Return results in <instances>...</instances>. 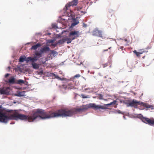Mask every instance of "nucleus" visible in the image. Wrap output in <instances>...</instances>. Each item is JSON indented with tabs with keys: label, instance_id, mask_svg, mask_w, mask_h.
I'll list each match as a JSON object with an SVG mask.
<instances>
[{
	"label": "nucleus",
	"instance_id": "obj_42",
	"mask_svg": "<svg viewBox=\"0 0 154 154\" xmlns=\"http://www.w3.org/2000/svg\"><path fill=\"white\" fill-rule=\"evenodd\" d=\"M118 113H122V112L120 110H119L118 111Z\"/></svg>",
	"mask_w": 154,
	"mask_h": 154
},
{
	"label": "nucleus",
	"instance_id": "obj_4",
	"mask_svg": "<svg viewBox=\"0 0 154 154\" xmlns=\"http://www.w3.org/2000/svg\"><path fill=\"white\" fill-rule=\"evenodd\" d=\"M141 120L144 123L150 125L154 126V119L153 118L150 119L141 116L140 118Z\"/></svg>",
	"mask_w": 154,
	"mask_h": 154
},
{
	"label": "nucleus",
	"instance_id": "obj_41",
	"mask_svg": "<svg viewBox=\"0 0 154 154\" xmlns=\"http://www.w3.org/2000/svg\"><path fill=\"white\" fill-rule=\"evenodd\" d=\"M124 40L125 41V42H127L128 41V40L127 39H124Z\"/></svg>",
	"mask_w": 154,
	"mask_h": 154
},
{
	"label": "nucleus",
	"instance_id": "obj_23",
	"mask_svg": "<svg viewBox=\"0 0 154 154\" xmlns=\"http://www.w3.org/2000/svg\"><path fill=\"white\" fill-rule=\"evenodd\" d=\"M81 96L82 97V98H90V97L88 95H85L83 94H82L81 95Z\"/></svg>",
	"mask_w": 154,
	"mask_h": 154
},
{
	"label": "nucleus",
	"instance_id": "obj_37",
	"mask_svg": "<svg viewBox=\"0 0 154 154\" xmlns=\"http://www.w3.org/2000/svg\"><path fill=\"white\" fill-rule=\"evenodd\" d=\"M56 78H58L60 79H61V78H60V77L58 76H57L56 77Z\"/></svg>",
	"mask_w": 154,
	"mask_h": 154
},
{
	"label": "nucleus",
	"instance_id": "obj_34",
	"mask_svg": "<svg viewBox=\"0 0 154 154\" xmlns=\"http://www.w3.org/2000/svg\"><path fill=\"white\" fill-rule=\"evenodd\" d=\"M70 12V15H73V12L71 10H69Z\"/></svg>",
	"mask_w": 154,
	"mask_h": 154
},
{
	"label": "nucleus",
	"instance_id": "obj_43",
	"mask_svg": "<svg viewBox=\"0 0 154 154\" xmlns=\"http://www.w3.org/2000/svg\"><path fill=\"white\" fill-rule=\"evenodd\" d=\"M108 49H106V50H104L103 51H108Z\"/></svg>",
	"mask_w": 154,
	"mask_h": 154
},
{
	"label": "nucleus",
	"instance_id": "obj_44",
	"mask_svg": "<svg viewBox=\"0 0 154 154\" xmlns=\"http://www.w3.org/2000/svg\"><path fill=\"white\" fill-rule=\"evenodd\" d=\"M118 83H119H119H121V81H118Z\"/></svg>",
	"mask_w": 154,
	"mask_h": 154
},
{
	"label": "nucleus",
	"instance_id": "obj_16",
	"mask_svg": "<svg viewBox=\"0 0 154 154\" xmlns=\"http://www.w3.org/2000/svg\"><path fill=\"white\" fill-rule=\"evenodd\" d=\"M65 42L66 41L67 43L68 44L70 43L72 41V40H73L72 39H71L70 38V37H69V38H66L65 39Z\"/></svg>",
	"mask_w": 154,
	"mask_h": 154
},
{
	"label": "nucleus",
	"instance_id": "obj_32",
	"mask_svg": "<svg viewBox=\"0 0 154 154\" xmlns=\"http://www.w3.org/2000/svg\"><path fill=\"white\" fill-rule=\"evenodd\" d=\"M43 71L42 70L39 71L38 72V74L39 75H42V74H43Z\"/></svg>",
	"mask_w": 154,
	"mask_h": 154
},
{
	"label": "nucleus",
	"instance_id": "obj_14",
	"mask_svg": "<svg viewBox=\"0 0 154 154\" xmlns=\"http://www.w3.org/2000/svg\"><path fill=\"white\" fill-rule=\"evenodd\" d=\"M32 68L34 69H38L39 68V64H38L36 63H32Z\"/></svg>",
	"mask_w": 154,
	"mask_h": 154
},
{
	"label": "nucleus",
	"instance_id": "obj_13",
	"mask_svg": "<svg viewBox=\"0 0 154 154\" xmlns=\"http://www.w3.org/2000/svg\"><path fill=\"white\" fill-rule=\"evenodd\" d=\"M41 45L40 43H38L35 45L32 46L31 48L32 49L35 50L38 48L40 47Z\"/></svg>",
	"mask_w": 154,
	"mask_h": 154
},
{
	"label": "nucleus",
	"instance_id": "obj_6",
	"mask_svg": "<svg viewBox=\"0 0 154 154\" xmlns=\"http://www.w3.org/2000/svg\"><path fill=\"white\" fill-rule=\"evenodd\" d=\"M68 36L73 40L79 36V32L76 31H72L69 33Z\"/></svg>",
	"mask_w": 154,
	"mask_h": 154
},
{
	"label": "nucleus",
	"instance_id": "obj_35",
	"mask_svg": "<svg viewBox=\"0 0 154 154\" xmlns=\"http://www.w3.org/2000/svg\"><path fill=\"white\" fill-rule=\"evenodd\" d=\"M9 75V74H8V73H7L5 75V77L6 78H7V77Z\"/></svg>",
	"mask_w": 154,
	"mask_h": 154
},
{
	"label": "nucleus",
	"instance_id": "obj_36",
	"mask_svg": "<svg viewBox=\"0 0 154 154\" xmlns=\"http://www.w3.org/2000/svg\"><path fill=\"white\" fill-rule=\"evenodd\" d=\"M82 8L80 7H79V8H77V10L78 11H79L80 10H81V9Z\"/></svg>",
	"mask_w": 154,
	"mask_h": 154
},
{
	"label": "nucleus",
	"instance_id": "obj_27",
	"mask_svg": "<svg viewBox=\"0 0 154 154\" xmlns=\"http://www.w3.org/2000/svg\"><path fill=\"white\" fill-rule=\"evenodd\" d=\"M133 52L136 55V56L138 57H140V54L139 52H137V51L136 50H134V51H133Z\"/></svg>",
	"mask_w": 154,
	"mask_h": 154
},
{
	"label": "nucleus",
	"instance_id": "obj_8",
	"mask_svg": "<svg viewBox=\"0 0 154 154\" xmlns=\"http://www.w3.org/2000/svg\"><path fill=\"white\" fill-rule=\"evenodd\" d=\"M92 35L94 36H96L102 38H105V37L103 36L102 32L97 29H95L93 31Z\"/></svg>",
	"mask_w": 154,
	"mask_h": 154
},
{
	"label": "nucleus",
	"instance_id": "obj_29",
	"mask_svg": "<svg viewBox=\"0 0 154 154\" xmlns=\"http://www.w3.org/2000/svg\"><path fill=\"white\" fill-rule=\"evenodd\" d=\"M79 23V22L78 21H75L74 22V23H72V26H75L76 25H77L78 23Z\"/></svg>",
	"mask_w": 154,
	"mask_h": 154
},
{
	"label": "nucleus",
	"instance_id": "obj_39",
	"mask_svg": "<svg viewBox=\"0 0 154 154\" xmlns=\"http://www.w3.org/2000/svg\"><path fill=\"white\" fill-rule=\"evenodd\" d=\"M84 26H85V27H86L87 26V25L85 23L83 24Z\"/></svg>",
	"mask_w": 154,
	"mask_h": 154
},
{
	"label": "nucleus",
	"instance_id": "obj_45",
	"mask_svg": "<svg viewBox=\"0 0 154 154\" xmlns=\"http://www.w3.org/2000/svg\"><path fill=\"white\" fill-rule=\"evenodd\" d=\"M88 89H89V88H85V90H88Z\"/></svg>",
	"mask_w": 154,
	"mask_h": 154
},
{
	"label": "nucleus",
	"instance_id": "obj_24",
	"mask_svg": "<svg viewBox=\"0 0 154 154\" xmlns=\"http://www.w3.org/2000/svg\"><path fill=\"white\" fill-rule=\"evenodd\" d=\"M65 39H60L58 41V43L60 44H62L65 42Z\"/></svg>",
	"mask_w": 154,
	"mask_h": 154
},
{
	"label": "nucleus",
	"instance_id": "obj_40",
	"mask_svg": "<svg viewBox=\"0 0 154 154\" xmlns=\"http://www.w3.org/2000/svg\"><path fill=\"white\" fill-rule=\"evenodd\" d=\"M123 48L124 47H121L120 48H121L122 50Z\"/></svg>",
	"mask_w": 154,
	"mask_h": 154
},
{
	"label": "nucleus",
	"instance_id": "obj_17",
	"mask_svg": "<svg viewBox=\"0 0 154 154\" xmlns=\"http://www.w3.org/2000/svg\"><path fill=\"white\" fill-rule=\"evenodd\" d=\"M42 53L41 52L40 53L38 52H36L35 53L36 56H35V57H37V58H38V60L40 57H41L42 56Z\"/></svg>",
	"mask_w": 154,
	"mask_h": 154
},
{
	"label": "nucleus",
	"instance_id": "obj_5",
	"mask_svg": "<svg viewBox=\"0 0 154 154\" xmlns=\"http://www.w3.org/2000/svg\"><path fill=\"white\" fill-rule=\"evenodd\" d=\"M88 107L91 108L94 110H97L100 109H106V107L103 105H97L94 103H91L88 104Z\"/></svg>",
	"mask_w": 154,
	"mask_h": 154
},
{
	"label": "nucleus",
	"instance_id": "obj_7",
	"mask_svg": "<svg viewBox=\"0 0 154 154\" xmlns=\"http://www.w3.org/2000/svg\"><path fill=\"white\" fill-rule=\"evenodd\" d=\"M68 36L73 40L79 36V32L76 31H72L69 33Z\"/></svg>",
	"mask_w": 154,
	"mask_h": 154
},
{
	"label": "nucleus",
	"instance_id": "obj_28",
	"mask_svg": "<svg viewBox=\"0 0 154 154\" xmlns=\"http://www.w3.org/2000/svg\"><path fill=\"white\" fill-rule=\"evenodd\" d=\"M26 59L25 58L22 57H20L19 59V61L20 62H23L24 60L25 61Z\"/></svg>",
	"mask_w": 154,
	"mask_h": 154
},
{
	"label": "nucleus",
	"instance_id": "obj_20",
	"mask_svg": "<svg viewBox=\"0 0 154 154\" xmlns=\"http://www.w3.org/2000/svg\"><path fill=\"white\" fill-rule=\"evenodd\" d=\"M117 101L116 100H114L113 102L110 103H109L107 104H106V106H109L111 105H115L117 102Z\"/></svg>",
	"mask_w": 154,
	"mask_h": 154
},
{
	"label": "nucleus",
	"instance_id": "obj_21",
	"mask_svg": "<svg viewBox=\"0 0 154 154\" xmlns=\"http://www.w3.org/2000/svg\"><path fill=\"white\" fill-rule=\"evenodd\" d=\"M98 98L99 100H103V95L101 94H98ZM104 100H106L104 99Z\"/></svg>",
	"mask_w": 154,
	"mask_h": 154
},
{
	"label": "nucleus",
	"instance_id": "obj_31",
	"mask_svg": "<svg viewBox=\"0 0 154 154\" xmlns=\"http://www.w3.org/2000/svg\"><path fill=\"white\" fill-rule=\"evenodd\" d=\"M0 92H1V94H5V93L4 92V90L2 89H1Z\"/></svg>",
	"mask_w": 154,
	"mask_h": 154
},
{
	"label": "nucleus",
	"instance_id": "obj_3",
	"mask_svg": "<svg viewBox=\"0 0 154 154\" xmlns=\"http://www.w3.org/2000/svg\"><path fill=\"white\" fill-rule=\"evenodd\" d=\"M127 106L134 107L137 108L138 105H140L146 108H151V106L147 104L141 102L140 101H137L135 100H133L131 102L126 103Z\"/></svg>",
	"mask_w": 154,
	"mask_h": 154
},
{
	"label": "nucleus",
	"instance_id": "obj_19",
	"mask_svg": "<svg viewBox=\"0 0 154 154\" xmlns=\"http://www.w3.org/2000/svg\"><path fill=\"white\" fill-rule=\"evenodd\" d=\"M67 87L68 88L70 89H73L74 88V85L72 83H70L67 86Z\"/></svg>",
	"mask_w": 154,
	"mask_h": 154
},
{
	"label": "nucleus",
	"instance_id": "obj_33",
	"mask_svg": "<svg viewBox=\"0 0 154 154\" xmlns=\"http://www.w3.org/2000/svg\"><path fill=\"white\" fill-rule=\"evenodd\" d=\"M53 28H57V26L56 24H54L53 25Z\"/></svg>",
	"mask_w": 154,
	"mask_h": 154
},
{
	"label": "nucleus",
	"instance_id": "obj_22",
	"mask_svg": "<svg viewBox=\"0 0 154 154\" xmlns=\"http://www.w3.org/2000/svg\"><path fill=\"white\" fill-rule=\"evenodd\" d=\"M74 110V112H80L81 111H84V109H82V108H77L76 109H73Z\"/></svg>",
	"mask_w": 154,
	"mask_h": 154
},
{
	"label": "nucleus",
	"instance_id": "obj_10",
	"mask_svg": "<svg viewBox=\"0 0 154 154\" xmlns=\"http://www.w3.org/2000/svg\"><path fill=\"white\" fill-rule=\"evenodd\" d=\"M38 60V58H37V57H27L25 60V61L26 62H30L31 63V64L32 63H34L36 61Z\"/></svg>",
	"mask_w": 154,
	"mask_h": 154
},
{
	"label": "nucleus",
	"instance_id": "obj_2",
	"mask_svg": "<svg viewBox=\"0 0 154 154\" xmlns=\"http://www.w3.org/2000/svg\"><path fill=\"white\" fill-rule=\"evenodd\" d=\"M74 113V110L73 109H69L67 108H64L58 110L54 112L52 111L45 112L44 111L45 119L53 117H70Z\"/></svg>",
	"mask_w": 154,
	"mask_h": 154
},
{
	"label": "nucleus",
	"instance_id": "obj_18",
	"mask_svg": "<svg viewBox=\"0 0 154 154\" xmlns=\"http://www.w3.org/2000/svg\"><path fill=\"white\" fill-rule=\"evenodd\" d=\"M80 77V75L79 74H77L75 75L73 77H72L71 78V80H72L73 82H74V81L75 79V78H79V77Z\"/></svg>",
	"mask_w": 154,
	"mask_h": 154
},
{
	"label": "nucleus",
	"instance_id": "obj_38",
	"mask_svg": "<svg viewBox=\"0 0 154 154\" xmlns=\"http://www.w3.org/2000/svg\"><path fill=\"white\" fill-rule=\"evenodd\" d=\"M81 13H83V14H84L85 13H86V12H83V11H81Z\"/></svg>",
	"mask_w": 154,
	"mask_h": 154
},
{
	"label": "nucleus",
	"instance_id": "obj_12",
	"mask_svg": "<svg viewBox=\"0 0 154 154\" xmlns=\"http://www.w3.org/2000/svg\"><path fill=\"white\" fill-rule=\"evenodd\" d=\"M16 81L14 77L13 76H12L9 79L8 82L10 84L16 83Z\"/></svg>",
	"mask_w": 154,
	"mask_h": 154
},
{
	"label": "nucleus",
	"instance_id": "obj_1",
	"mask_svg": "<svg viewBox=\"0 0 154 154\" xmlns=\"http://www.w3.org/2000/svg\"><path fill=\"white\" fill-rule=\"evenodd\" d=\"M8 113H2L1 111V122L7 123L11 120H27L29 122H32L38 117L45 119L44 110L40 109H37L36 111L33 112L28 116L19 114L18 110H9Z\"/></svg>",
	"mask_w": 154,
	"mask_h": 154
},
{
	"label": "nucleus",
	"instance_id": "obj_46",
	"mask_svg": "<svg viewBox=\"0 0 154 154\" xmlns=\"http://www.w3.org/2000/svg\"><path fill=\"white\" fill-rule=\"evenodd\" d=\"M145 56H144L143 57V59H144V58H145Z\"/></svg>",
	"mask_w": 154,
	"mask_h": 154
},
{
	"label": "nucleus",
	"instance_id": "obj_47",
	"mask_svg": "<svg viewBox=\"0 0 154 154\" xmlns=\"http://www.w3.org/2000/svg\"><path fill=\"white\" fill-rule=\"evenodd\" d=\"M111 48V47H109V48H108V49H110Z\"/></svg>",
	"mask_w": 154,
	"mask_h": 154
},
{
	"label": "nucleus",
	"instance_id": "obj_26",
	"mask_svg": "<svg viewBox=\"0 0 154 154\" xmlns=\"http://www.w3.org/2000/svg\"><path fill=\"white\" fill-rule=\"evenodd\" d=\"M51 54L53 55L54 56L56 55L58 53L57 52L54 50L51 51Z\"/></svg>",
	"mask_w": 154,
	"mask_h": 154
},
{
	"label": "nucleus",
	"instance_id": "obj_15",
	"mask_svg": "<svg viewBox=\"0 0 154 154\" xmlns=\"http://www.w3.org/2000/svg\"><path fill=\"white\" fill-rule=\"evenodd\" d=\"M16 83L21 85L24 84V81L22 79H19L16 81Z\"/></svg>",
	"mask_w": 154,
	"mask_h": 154
},
{
	"label": "nucleus",
	"instance_id": "obj_25",
	"mask_svg": "<svg viewBox=\"0 0 154 154\" xmlns=\"http://www.w3.org/2000/svg\"><path fill=\"white\" fill-rule=\"evenodd\" d=\"M139 51V52L140 54H142L143 53L147 52L148 51H144V49H140Z\"/></svg>",
	"mask_w": 154,
	"mask_h": 154
},
{
	"label": "nucleus",
	"instance_id": "obj_30",
	"mask_svg": "<svg viewBox=\"0 0 154 154\" xmlns=\"http://www.w3.org/2000/svg\"><path fill=\"white\" fill-rule=\"evenodd\" d=\"M108 63H106L105 64H103V67H104V68H105V67H106L107 66H108Z\"/></svg>",
	"mask_w": 154,
	"mask_h": 154
},
{
	"label": "nucleus",
	"instance_id": "obj_11",
	"mask_svg": "<svg viewBox=\"0 0 154 154\" xmlns=\"http://www.w3.org/2000/svg\"><path fill=\"white\" fill-rule=\"evenodd\" d=\"M50 48L48 47H45L41 48L40 50V52H41L42 53H46L47 51H50Z\"/></svg>",
	"mask_w": 154,
	"mask_h": 154
},
{
	"label": "nucleus",
	"instance_id": "obj_9",
	"mask_svg": "<svg viewBox=\"0 0 154 154\" xmlns=\"http://www.w3.org/2000/svg\"><path fill=\"white\" fill-rule=\"evenodd\" d=\"M78 1H72V2H69L68 4L66 5L65 6V11H67L68 10V8L70 6H72V7L76 6L78 4Z\"/></svg>",
	"mask_w": 154,
	"mask_h": 154
}]
</instances>
